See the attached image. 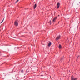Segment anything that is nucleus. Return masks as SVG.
<instances>
[{"instance_id": "0eeeda50", "label": "nucleus", "mask_w": 80, "mask_h": 80, "mask_svg": "<svg viewBox=\"0 0 80 80\" xmlns=\"http://www.w3.org/2000/svg\"><path fill=\"white\" fill-rule=\"evenodd\" d=\"M51 45V42H49V43L48 44V47H50V46Z\"/></svg>"}, {"instance_id": "f8f14e48", "label": "nucleus", "mask_w": 80, "mask_h": 80, "mask_svg": "<svg viewBox=\"0 0 80 80\" xmlns=\"http://www.w3.org/2000/svg\"><path fill=\"white\" fill-rule=\"evenodd\" d=\"M21 72H23V70H22V71H21Z\"/></svg>"}, {"instance_id": "423d86ee", "label": "nucleus", "mask_w": 80, "mask_h": 80, "mask_svg": "<svg viewBox=\"0 0 80 80\" xmlns=\"http://www.w3.org/2000/svg\"><path fill=\"white\" fill-rule=\"evenodd\" d=\"M59 48H60V49H61V48H62V46L60 44L59 45Z\"/></svg>"}, {"instance_id": "9d476101", "label": "nucleus", "mask_w": 80, "mask_h": 80, "mask_svg": "<svg viewBox=\"0 0 80 80\" xmlns=\"http://www.w3.org/2000/svg\"><path fill=\"white\" fill-rule=\"evenodd\" d=\"M3 20H4V18H3V20H2V22H1V23H2V22H3Z\"/></svg>"}, {"instance_id": "1a4fd4ad", "label": "nucleus", "mask_w": 80, "mask_h": 80, "mask_svg": "<svg viewBox=\"0 0 80 80\" xmlns=\"http://www.w3.org/2000/svg\"><path fill=\"white\" fill-rule=\"evenodd\" d=\"M18 1H19V0H17V1L16 2V3H17V2H18Z\"/></svg>"}, {"instance_id": "6e6552de", "label": "nucleus", "mask_w": 80, "mask_h": 80, "mask_svg": "<svg viewBox=\"0 0 80 80\" xmlns=\"http://www.w3.org/2000/svg\"><path fill=\"white\" fill-rule=\"evenodd\" d=\"M37 7V4H35L34 5V9H35V8H36V7Z\"/></svg>"}, {"instance_id": "20e7f679", "label": "nucleus", "mask_w": 80, "mask_h": 80, "mask_svg": "<svg viewBox=\"0 0 80 80\" xmlns=\"http://www.w3.org/2000/svg\"><path fill=\"white\" fill-rule=\"evenodd\" d=\"M14 25H15V26H18V22H17L15 21V22H14Z\"/></svg>"}, {"instance_id": "39448f33", "label": "nucleus", "mask_w": 80, "mask_h": 80, "mask_svg": "<svg viewBox=\"0 0 80 80\" xmlns=\"http://www.w3.org/2000/svg\"><path fill=\"white\" fill-rule=\"evenodd\" d=\"M60 38V36L59 35L56 38V40H59Z\"/></svg>"}, {"instance_id": "f257e3e1", "label": "nucleus", "mask_w": 80, "mask_h": 80, "mask_svg": "<svg viewBox=\"0 0 80 80\" xmlns=\"http://www.w3.org/2000/svg\"><path fill=\"white\" fill-rule=\"evenodd\" d=\"M57 18H58V17H55L52 20L53 22H55V20L57 19Z\"/></svg>"}, {"instance_id": "9b49d317", "label": "nucleus", "mask_w": 80, "mask_h": 80, "mask_svg": "<svg viewBox=\"0 0 80 80\" xmlns=\"http://www.w3.org/2000/svg\"><path fill=\"white\" fill-rule=\"evenodd\" d=\"M80 57V56H78V57L77 58V59H78V58L79 57Z\"/></svg>"}, {"instance_id": "7ed1b4c3", "label": "nucleus", "mask_w": 80, "mask_h": 80, "mask_svg": "<svg viewBox=\"0 0 80 80\" xmlns=\"http://www.w3.org/2000/svg\"><path fill=\"white\" fill-rule=\"evenodd\" d=\"M71 80H77V78H75L74 79L73 76H72L71 78Z\"/></svg>"}, {"instance_id": "f03ea898", "label": "nucleus", "mask_w": 80, "mask_h": 80, "mask_svg": "<svg viewBox=\"0 0 80 80\" xmlns=\"http://www.w3.org/2000/svg\"><path fill=\"white\" fill-rule=\"evenodd\" d=\"M60 4L58 2L57 3V8H59L60 7Z\"/></svg>"}]
</instances>
